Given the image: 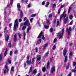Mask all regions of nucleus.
I'll use <instances>...</instances> for the list:
<instances>
[{
    "label": "nucleus",
    "instance_id": "f257e3e1",
    "mask_svg": "<svg viewBox=\"0 0 76 76\" xmlns=\"http://www.w3.org/2000/svg\"><path fill=\"white\" fill-rule=\"evenodd\" d=\"M65 13H66V11L65 10L64 11L63 14L61 15L59 21H61V19H62V18L64 17V19L65 20L64 23L66 24L67 23V17H66L67 14L65 15Z\"/></svg>",
    "mask_w": 76,
    "mask_h": 76
},
{
    "label": "nucleus",
    "instance_id": "f03ea898",
    "mask_svg": "<svg viewBox=\"0 0 76 76\" xmlns=\"http://www.w3.org/2000/svg\"><path fill=\"white\" fill-rule=\"evenodd\" d=\"M64 28H63L62 30L61 34V32H60L57 33V36H58V37L59 39H61V38H63V34H64Z\"/></svg>",
    "mask_w": 76,
    "mask_h": 76
},
{
    "label": "nucleus",
    "instance_id": "7ed1b4c3",
    "mask_svg": "<svg viewBox=\"0 0 76 76\" xmlns=\"http://www.w3.org/2000/svg\"><path fill=\"white\" fill-rule=\"evenodd\" d=\"M14 23L15 24H14V28L15 31H16L17 29L16 27H18L19 25V23H18V20L17 19L15 20Z\"/></svg>",
    "mask_w": 76,
    "mask_h": 76
},
{
    "label": "nucleus",
    "instance_id": "20e7f679",
    "mask_svg": "<svg viewBox=\"0 0 76 76\" xmlns=\"http://www.w3.org/2000/svg\"><path fill=\"white\" fill-rule=\"evenodd\" d=\"M29 56H27V61L26 63H27L28 65H31V60L30 59L29 61Z\"/></svg>",
    "mask_w": 76,
    "mask_h": 76
},
{
    "label": "nucleus",
    "instance_id": "39448f33",
    "mask_svg": "<svg viewBox=\"0 0 76 76\" xmlns=\"http://www.w3.org/2000/svg\"><path fill=\"white\" fill-rule=\"evenodd\" d=\"M67 31L68 35H70V34H71V31H72V29L71 27H70L69 28H67Z\"/></svg>",
    "mask_w": 76,
    "mask_h": 76
},
{
    "label": "nucleus",
    "instance_id": "423d86ee",
    "mask_svg": "<svg viewBox=\"0 0 76 76\" xmlns=\"http://www.w3.org/2000/svg\"><path fill=\"white\" fill-rule=\"evenodd\" d=\"M55 71L56 68L55 67V66H54L51 68V69L50 72L52 75H53V74H54V72H55Z\"/></svg>",
    "mask_w": 76,
    "mask_h": 76
},
{
    "label": "nucleus",
    "instance_id": "0eeeda50",
    "mask_svg": "<svg viewBox=\"0 0 76 76\" xmlns=\"http://www.w3.org/2000/svg\"><path fill=\"white\" fill-rule=\"evenodd\" d=\"M29 21L27 20L24 23V25L25 26H29Z\"/></svg>",
    "mask_w": 76,
    "mask_h": 76
},
{
    "label": "nucleus",
    "instance_id": "6e6552de",
    "mask_svg": "<svg viewBox=\"0 0 76 76\" xmlns=\"http://www.w3.org/2000/svg\"><path fill=\"white\" fill-rule=\"evenodd\" d=\"M37 73V70L34 69L33 70V72H31V75L33 76H34L36 75V73Z\"/></svg>",
    "mask_w": 76,
    "mask_h": 76
},
{
    "label": "nucleus",
    "instance_id": "1a4fd4ad",
    "mask_svg": "<svg viewBox=\"0 0 76 76\" xmlns=\"http://www.w3.org/2000/svg\"><path fill=\"white\" fill-rule=\"evenodd\" d=\"M17 40V34H15L14 36L13 41L14 42H16Z\"/></svg>",
    "mask_w": 76,
    "mask_h": 76
},
{
    "label": "nucleus",
    "instance_id": "9d476101",
    "mask_svg": "<svg viewBox=\"0 0 76 76\" xmlns=\"http://www.w3.org/2000/svg\"><path fill=\"white\" fill-rule=\"evenodd\" d=\"M32 68H33L32 66L31 65L30 68L28 72V73H29V74H30V73H31V72H32Z\"/></svg>",
    "mask_w": 76,
    "mask_h": 76
},
{
    "label": "nucleus",
    "instance_id": "9b49d317",
    "mask_svg": "<svg viewBox=\"0 0 76 76\" xmlns=\"http://www.w3.org/2000/svg\"><path fill=\"white\" fill-rule=\"evenodd\" d=\"M66 61H67V56H66L65 57V59L64 62V65H66Z\"/></svg>",
    "mask_w": 76,
    "mask_h": 76
},
{
    "label": "nucleus",
    "instance_id": "f8f14e48",
    "mask_svg": "<svg viewBox=\"0 0 76 76\" xmlns=\"http://www.w3.org/2000/svg\"><path fill=\"white\" fill-rule=\"evenodd\" d=\"M42 34H43L42 31H41V33H40L39 34L37 37V38H41V36L42 35Z\"/></svg>",
    "mask_w": 76,
    "mask_h": 76
},
{
    "label": "nucleus",
    "instance_id": "ddd939ff",
    "mask_svg": "<svg viewBox=\"0 0 76 76\" xmlns=\"http://www.w3.org/2000/svg\"><path fill=\"white\" fill-rule=\"evenodd\" d=\"M37 61H38V60H41V56L40 55H37Z\"/></svg>",
    "mask_w": 76,
    "mask_h": 76
},
{
    "label": "nucleus",
    "instance_id": "4468645a",
    "mask_svg": "<svg viewBox=\"0 0 76 76\" xmlns=\"http://www.w3.org/2000/svg\"><path fill=\"white\" fill-rule=\"evenodd\" d=\"M22 28L21 26H20V29H22V30H25V29H26V26H23L22 27V28Z\"/></svg>",
    "mask_w": 76,
    "mask_h": 76
},
{
    "label": "nucleus",
    "instance_id": "2eb2a0df",
    "mask_svg": "<svg viewBox=\"0 0 76 76\" xmlns=\"http://www.w3.org/2000/svg\"><path fill=\"white\" fill-rule=\"evenodd\" d=\"M23 13L22 11H21L20 12V18H22L23 17Z\"/></svg>",
    "mask_w": 76,
    "mask_h": 76
},
{
    "label": "nucleus",
    "instance_id": "dca6fc26",
    "mask_svg": "<svg viewBox=\"0 0 76 76\" xmlns=\"http://www.w3.org/2000/svg\"><path fill=\"white\" fill-rule=\"evenodd\" d=\"M31 29V26H30L28 28L26 32L27 34H28V32H29V30H30Z\"/></svg>",
    "mask_w": 76,
    "mask_h": 76
},
{
    "label": "nucleus",
    "instance_id": "f3484780",
    "mask_svg": "<svg viewBox=\"0 0 76 76\" xmlns=\"http://www.w3.org/2000/svg\"><path fill=\"white\" fill-rule=\"evenodd\" d=\"M66 53H67V51H66V49H65L64 51V52H63V55L64 56H66Z\"/></svg>",
    "mask_w": 76,
    "mask_h": 76
},
{
    "label": "nucleus",
    "instance_id": "a211bd4d",
    "mask_svg": "<svg viewBox=\"0 0 76 76\" xmlns=\"http://www.w3.org/2000/svg\"><path fill=\"white\" fill-rule=\"evenodd\" d=\"M37 42L39 44L41 42V39H39V40H38L37 41Z\"/></svg>",
    "mask_w": 76,
    "mask_h": 76
},
{
    "label": "nucleus",
    "instance_id": "6ab92c4d",
    "mask_svg": "<svg viewBox=\"0 0 76 76\" xmlns=\"http://www.w3.org/2000/svg\"><path fill=\"white\" fill-rule=\"evenodd\" d=\"M48 46V44H46L45 45L43 48V50H45V48H46V47Z\"/></svg>",
    "mask_w": 76,
    "mask_h": 76
},
{
    "label": "nucleus",
    "instance_id": "aec40b11",
    "mask_svg": "<svg viewBox=\"0 0 76 76\" xmlns=\"http://www.w3.org/2000/svg\"><path fill=\"white\" fill-rule=\"evenodd\" d=\"M42 71L43 72H45L46 71V68L45 67H43L42 69Z\"/></svg>",
    "mask_w": 76,
    "mask_h": 76
},
{
    "label": "nucleus",
    "instance_id": "412c9836",
    "mask_svg": "<svg viewBox=\"0 0 76 76\" xmlns=\"http://www.w3.org/2000/svg\"><path fill=\"white\" fill-rule=\"evenodd\" d=\"M49 65H50V62H48L47 64V66H46L47 69H48V67H49Z\"/></svg>",
    "mask_w": 76,
    "mask_h": 76
},
{
    "label": "nucleus",
    "instance_id": "4be33fe9",
    "mask_svg": "<svg viewBox=\"0 0 76 76\" xmlns=\"http://www.w3.org/2000/svg\"><path fill=\"white\" fill-rule=\"evenodd\" d=\"M73 55V53H72V52H71L69 53V58H71L72 57V56Z\"/></svg>",
    "mask_w": 76,
    "mask_h": 76
},
{
    "label": "nucleus",
    "instance_id": "5701e85b",
    "mask_svg": "<svg viewBox=\"0 0 76 76\" xmlns=\"http://www.w3.org/2000/svg\"><path fill=\"white\" fill-rule=\"evenodd\" d=\"M9 35L7 36V37L5 39V40L6 41H7V42H8V40H9Z\"/></svg>",
    "mask_w": 76,
    "mask_h": 76
},
{
    "label": "nucleus",
    "instance_id": "b1692460",
    "mask_svg": "<svg viewBox=\"0 0 76 76\" xmlns=\"http://www.w3.org/2000/svg\"><path fill=\"white\" fill-rule=\"evenodd\" d=\"M23 39L24 40L25 39V36H26V34L25 33V32L24 31L23 32Z\"/></svg>",
    "mask_w": 76,
    "mask_h": 76
},
{
    "label": "nucleus",
    "instance_id": "393cba45",
    "mask_svg": "<svg viewBox=\"0 0 76 76\" xmlns=\"http://www.w3.org/2000/svg\"><path fill=\"white\" fill-rule=\"evenodd\" d=\"M17 6L18 8V9H20V4H19V3H18L17 4Z\"/></svg>",
    "mask_w": 76,
    "mask_h": 76
},
{
    "label": "nucleus",
    "instance_id": "a878e982",
    "mask_svg": "<svg viewBox=\"0 0 76 76\" xmlns=\"http://www.w3.org/2000/svg\"><path fill=\"white\" fill-rule=\"evenodd\" d=\"M72 9V7H69L68 10V13H69L70 12V10H71V9Z\"/></svg>",
    "mask_w": 76,
    "mask_h": 76
},
{
    "label": "nucleus",
    "instance_id": "bb28decb",
    "mask_svg": "<svg viewBox=\"0 0 76 76\" xmlns=\"http://www.w3.org/2000/svg\"><path fill=\"white\" fill-rule=\"evenodd\" d=\"M2 54H0V61H1L2 60Z\"/></svg>",
    "mask_w": 76,
    "mask_h": 76
},
{
    "label": "nucleus",
    "instance_id": "cd10ccee",
    "mask_svg": "<svg viewBox=\"0 0 76 76\" xmlns=\"http://www.w3.org/2000/svg\"><path fill=\"white\" fill-rule=\"evenodd\" d=\"M34 60H35V58H33L31 64L32 63V64H33V63H34V61H35Z\"/></svg>",
    "mask_w": 76,
    "mask_h": 76
},
{
    "label": "nucleus",
    "instance_id": "c85d7f7f",
    "mask_svg": "<svg viewBox=\"0 0 76 76\" xmlns=\"http://www.w3.org/2000/svg\"><path fill=\"white\" fill-rule=\"evenodd\" d=\"M44 28H45V29H48V28H49V26H48L45 25L44 26Z\"/></svg>",
    "mask_w": 76,
    "mask_h": 76
},
{
    "label": "nucleus",
    "instance_id": "c756f323",
    "mask_svg": "<svg viewBox=\"0 0 76 76\" xmlns=\"http://www.w3.org/2000/svg\"><path fill=\"white\" fill-rule=\"evenodd\" d=\"M11 69V71H12V72H14V66H12Z\"/></svg>",
    "mask_w": 76,
    "mask_h": 76
},
{
    "label": "nucleus",
    "instance_id": "7c9ffc66",
    "mask_svg": "<svg viewBox=\"0 0 76 76\" xmlns=\"http://www.w3.org/2000/svg\"><path fill=\"white\" fill-rule=\"evenodd\" d=\"M48 16L49 18H51L52 16H53V14H49V16Z\"/></svg>",
    "mask_w": 76,
    "mask_h": 76
},
{
    "label": "nucleus",
    "instance_id": "2f4dec72",
    "mask_svg": "<svg viewBox=\"0 0 76 76\" xmlns=\"http://www.w3.org/2000/svg\"><path fill=\"white\" fill-rule=\"evenodd\" d=\"M36 14H33L31 15V16L32 17H34V16H36Z\"/></svg>",
    "mask_w": 76,
    "mask_h": 76
},
{
    "label": "nucleus",
    "instance_id": "473e14b6",
    "mask_svg": "<svg viewBox=\"0 0 76 76\" xmlns=\"http://www.w3.org/2000/svg\"><path fill=\"white\" fill-rule=\"evenodd\" d=\"M72 72H74V73H76V69H72Z\"/></svg>",
    "mask_w": 76,
    "mask_h": 76
},
{
    "label": "nucleus",
    "instance_id": "72a5a7b5",
    "mask_svg": "<svg viewBox=\"0 0 76 76\" xmlns=\"http://www.w3.org/2000/svg\"><path fill=\"white\" fill-rule=\"evenodd\" d=\"M8 46L9 47H10V48H11V47H12V45L10 43H9L8 44Z\"/></svg>",
    "mask_w": 76,
    "mask_h": 76
},
{
    "label": "nucleus",
    "instance_id": "f704fd0d",
    "mask_svg": "<svg viewBox=\"0 0 76 76\" xmlns=\"http://www.w3.org/2000/svg\"><path fill=\"white\" fill-rule=\"evenodd\" d=\"M50 31L51 32H53V28H51L50 29Z\"/></svg>",
    "mask_w": 76,
    "mask_h": 76
},
{
    "label": "nucleus",
    "instance_id": "c9c22d12",
    "mask_svg": "<svg viewBox=\"0 0 76 76\" xmlns=\"http://www.w3.org/2000/svg\"><path fill=\"white\" fill-rule=\"evenodd\" d=\"M60 12H61V10H60V8H59L58 10V15H59V14H60Z\"/></svg>",
    "mask_w": 76,
    "mask_h": 76
},
{
    "label": "nucleus",
    "instance_id": "e433bc0d",
    "mask_svg": "<svg viewBox=\"0 0 76 76\" xmlns=\"http://www.w3.org/2000/svg\"><path fill=\"white\" fill-rule=\"evenodd\" d=\"M51 4L53 7H56V4Z\"/></svg>",
    "mask_w": 76,
    "mask_h": 76
},
{
    "label": "nucleus",
    "instance_id": "4c0bfd02",
    "mask_svg": "<svg viewBox=\"0 0 76 76\" xmlns=\"http://www.w3.org/2000/svg\"><path fill=\"white\" fill-rule=\"evenodd\" d=\"M18 35L19 37L20 38H21V34H20V33H18Z\"/></svg>",
    "mask_w": 76,
    "mask_h": 76
},
{
    "label": "nucleus",
    "instance_id": "58836bf2",
    "mask_svg": "<svg viewBox=\"0 0 76 76\" xmlns=\"http://www.w3.org/2000/svg\"><path fill=\"white\" fill-rule=\"evenodd\" d=\"M73 18V16L72 15H70L69 16L70 19H71V20L72 19V18Z\"/></svg>",
    "mask_w": 76,
    "mask_h": 76
},
{
    "label": "nucleus",
    "instance_id": "ea45409f",
    "mask_svg": "<svg viewBox=\"0 0 76 76\" xmlns=\"http://www.w3.org/2000/svg\"><path fill=\"white\" fill-rule=\"evenodd\" d=\"M70 66V64L69 63H68V65L67 67V69H68V68H69Z\"/></svg>",
    "mask_w": 76,
    "mask_h": 76
},
{
    "label": "nucleus",
    "instance_id": "a19ab883",
    "mask_svg": "<svg viewBox=\"0 0 76 76\" xmlns=\"http://www.w3.org/2000/svg\"><path fill=\"white\" fill-rule=\"evenodd\" d=\"M8 64V63H7V62H6V63L5 65V68L7 67Z\"/></svg>",
    "mask_w": 76,
    "mask_h": 76
},
{
    "label": "nucleus",
    "instance_id": "79ce46f5",
    "mask_svg": "<svg viewBox=\"0 0 76 76\" xmlns=\"http://www.w3.org/2000/svg\"><path fill=\"white\" fill-rule=\"evenodd\" d=\"M13 0H11V2L10 3V5H12V4H13Z\"/></svg>",
    "mask_w": 76,
    "mask_h": 76
},
{
    "label": "nucleus",
    "instance_id": "37998d69",
    "mask_svg": "<svg viewBox=\"0 0 76 76\" xmlns=\"http://www.w3.org/2000/svg\"><path fill=\"white\" fill-rule=\"evenodd\" d=\"M56 48V47L55 45H54L53 48V50H55Z\"/></svg>",
    "mask_w": 76,
    "mask_h": 76
},
{
    "label": "nucleus",
    "instance_id": "c03bdc74",
    "mask_svg": "<svg viewBox=\"0 0 76 76\" xmlns=\"http://www.w3.org/2000/svg\"><path fill=\"white\" fill-rule=\"evenodd\" d=\"M73 20H72L69 23V25H72V23H73Z\"/></svg>",
    "mask_w": 76,
    "mask_h": 76
},
{
    "label": "nucleus",
    "instance_id": "a18cd8bd",
    "mask_svg": "<svg viewBox=\"0 0 76 76\" xmlns=\"http://www.w3.org/2000/svg\"><path fill=\"white\" fill-rule=\"evenodd\" d=\"M8 61L9 64H11V61L9 59L8 60Z\"/></svg>",
    "mask_w": 76,
    "mask_h": 76
},
{
    "label": "nucleus",
    "instance_id": "49530a36",
    "mask_svg": "<svg viewBox=\"0 0 76 76\" xmlns=\"http://www.w3.org/2000/svg\"><path fill=\"white\" fill-rule=\"evenodd\" d=\"M18 50H16L14 52V54H17V53H18Z\"/></svg>",
    "mask_w": 76,
    "mask_h": 76
},
{
    "label": "nucleus",
    "instance_id": "de8ad7c7",
    "mask_svg": "<svg viewBox=\"0 0 76 76\" xmlns=\"http://www.w3.org/2000/svg\"><path fill=\"white\" fill-rule=\"evenodd\" d=\"M57 39L56 38H55L54 39V40L53 41V42H56V41H57Z\"/></svg>",
    "mask_w": 76,
    "mask_h": 76
},
{
    "label": "nucleus",
    "instance_id": "09e8293b",
    "mask_svg": "<svg viewBox=\"0 0 76 76\" xmlns=\"http://www.w3.org/2000/svg\"><path fill=\"white\" fill-rule=\"evenodd\" d=\"M35 50L36 52V53H37V52H38V48L37 47L36 48H35Z\"/></svg>",
    "mask_w": 76,
    "mask_h": 76
},
{
    "label": "nucleus",
    "instance_id": "8fccbe9b",
    "mask_svg": "<svg viewBox=\"0 0 76 76\" xmlns=\"http://www.w3.org/2000/svg\"><path fill=\"white\" fill-rule=\"evenodd\" d=\"M6 55H7V53L5 52L4 55V57H6Z\"/></svg>",
    "mask_w": 76,
    "mask_h": 76
},
{
    "label": "nucleus",
    "instance_id": "3c124183",
    "mask_svg": "<svg viewBox=\"0 0 76 76\" xmlns=\"http://www.w3.org/2000/svg\"><path fill=\"white\" fill-rule=\"evenodd\" d=\"M53 60V57H52V58H50V62H52Z\"/></svg>",
    "mask_w": 76,
    "mask_h": 76
},
{
    "label": "nucleus",
    "instance_id": "603ef678",
    "mask_svg": "<svg viewBox=\"0 0 76 76\" xmlns=\"http://www.w3.org/2000/svg\"><path fill=\"white\" fill-rule=\"evenodd\" d=\"M72 76V72L70 73L67 76Z\"/></svg>",
    "mask_w": 76,
    "mask_h": 76
},
{
    "label": "nucleus",
    "instance_id": "864d4df0",
    "mask_svg": "<svg viewBox=\"0 0 76 76\" xmlns=\"http://www.w3.org/2000/svg\"><path fill=\"white\" fill-rule=\"evenodd\" d=\"M27 19V18H26V17H25L23 19V21L24 22H25L26 20Z\"/></svg>",
    "mask_w": 76,
    "mask_h": 76
},
{
    "label": "nucleus",
    "instance_id": "5fc2aeb1",
    "mask_svg": "<svg viewBox=\"0 0 76 76\" xmlns=\"http://www.w3.org/2000/svg\"><path fill=\"white\" fill-rule=\"evenodd\" d=\"M47 56H48V52H47L45 54V57Z\"/></svg>",
    "mask_w": 76,
    "mask_h": 76
},
{
    "label": "nucleus",
    "instance_id": "6e6d98bb",
    "mask_svg": "<svg viewBox=\"0 0 76 76\" xmlns=\"http://www.w3.org/2000/svg\"><path fill=\"white\" fill-rule=\"evenodd\" d=\"M5 68V69H7V73H8V72L9 71V68H8L7 67H6Z\"/></svg>",
    "mask_w": 76,
    "mask_h": 76
},
{
    "label": "nucleus",
    "instance_id": "4d7b16f0",
    "mask_svg": "<svg viewBox=\"0 0 76 76\" xmlns=\"http://www.w3.org/2000/svg\"><path fill=\"white\" fill-rule=\"evenodd\" d=\"M13 54V52H12V51H10V54L11 56Z\"/></svg>",
    "mask_w": 76,
    "mask_h": 76
},
{
    "label": "nucleus",
    "instance_id": "13d9d810",
    "mask_svg": "<svg viewBox=\"0 0 76 76\" xmlns=\"http://www.w3.org/2000/svg\"><path fill=\"white\" fill-rule=\"evenodd\" d=\"M42 5H44L45 4V1H43L42 3Z\"/></svg>",
    "mask_w": 76,
    "mask_h": 76
},
{
    "label": "nucleus",
    "instance_id": "bf43d9fd",
    "mask_svg": "<svg viewBox=\"0 0 76 76\" xmlns=\"http://www.w3.org/2000/svg\"><path fill=\"white\" fill-rule=\"evenodd\" d=\"M59 25V21H57V25L58 26Z\"/></svg>",
    "mask_w": 76,
    "mask_h": 76
},
{
    "label": "nucleus",
    "instance_id": "052dcab7",
    "mask_svg": "<svg viewBox=\"0 0 76 76\" xmlns=\"http://www.w3.org/2000/svg\"><path fill=\"white\" fill-rule=\"evenodd\" d=\"M42 38L43 39H45V37H44V35H42Z\"/></svg>",
    "mask_w": 76,
    "mask_h": 76
},
{
    "label": "nucleus",
    "instance_id": "680f3d73",
    "mask_svg": "<svg viewBox=\"0 0 76 76\" xmlns=\"http://www.w3.org/2000/svg\"><path fill=\"white\" fill-rule=\"evenodd\" d=\"M31 6V4H29L28 5V7H30Z\"/></svg>",
    "mask_w": 76,
    "mask_h": 76
},
{
    "label": "nucleus",
    "instance_id": "e2e57ef3",
    "mask_svg": "<svg viewBox=\"0 0 76 76\" xmlns=\"http://www.w3.org/2000/svg\"><path fill=\"white\" fill-rule=\"evenodd\" d=\"M19 22H22V19L20 18L19 20Z\"/></svg>",
    "mask_w": 76,
    "mask_h": 76
},
{
    "label": "nucleus",
    "instance_id": "0e129e2a",
    "mask_svg": "<svg viewBox=\"0 0 76 76\" xmlns=\"http://www.w3.org/2000/svg\"><path fill=\"white\" fill-rule=\"evenodd\" d=\"M6 73V69L4 70V73L5 74Z\"/></svg>",
    "mask_w": 76,
    "mask_h": 76
},
{
    "label": "nucleus",
    "instance_id": "69168bd1",
    "mask_svg": "<svg viewBox=\"0 0 76 76\" xmlns=\"http://www.w3.org/2000/svg\"><path fill=\"white\" fill-rule=\"evenodd\" d=\"M32 20H33V19L32 18H31L30 20V22H32Z\"/></svg>",
    "mask_w": 76,
    "mask_h": 76
},
{
    "label": "nucleus",
    "instance_id": "338daca9",
    "mask_svg": "<svg viewBox=\"0 0 76 76\" xmlns=\"http://www.w3.org/2000/svg\"><path fill=\"white\" fill-rule=\"evenodd\" d=\"M46 4L48 5V6L50 4V3L48 2L46 3Z\"/></svg>",
    "mask_w": 76,
    "mask_h": 76
},
{
    "label": "nucleus",
    "instance_id": "774afa93",
    "mask_svg": "<svg viewBox=\"0 0 76 76\" xmlns=\"http://www.w3.org/2000/svg\"><path fill=\"white\" fill-rule=\"evenodd\" d=\"M40 75V73H38L36 76H39Z\"/></svg>",
    "mask_w": 76,
    "mask_h": 76
}]
</instances>
